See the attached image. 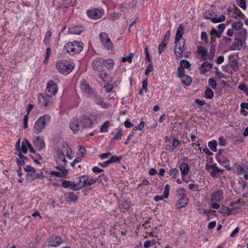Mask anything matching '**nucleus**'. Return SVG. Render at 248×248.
Here are the masks:
<instances>
[{
	"mask_svg": "<svg viewBox=\"0 0 248 248\" xmlns=\"http://www.w3.org/2000/svg\"><path fill=\"white\" fill-rule=\"evenodd\" d=\"M217 142L216 140H212L209 142L208 146L213 152L217 151Z\"/></svg>",
	"mask_w": 248,
	"mask_h": 248,
	"instance_id": "obj_35",
	"label": "nucleus"
},
{
	"mask_svg": "<svg viewBox=\"0 0 248 248\" xmlns=\"http://www.w3.org/2000/svg\"><path fill=\"white\" fill-rule=\"evenodd\" d=\"M54 158L55 161L60 164L66 165L67 161L65 159L64 154L62 150L60 148H57L54 149Z\"/></svg>",
	"mask_w": 248,
	"mask_h": 248,
	"instance_id": "obj_7",
	"label": "nucleus"
},
{
	"mask_svg": "<svg viewBox=\"0 0 248 248\" xmlns=\"http://www.w3.org/2000/svg\"><path fill=\"white\" fill-rule=\"evenodd\" d=\"M84 44L82 42L75 41L68 42L63 48V51L71 55H75L81 52L83 49Z\"/></svg>",
	"mask_w": 248,
	"mask_h": 248,
	"instance_id": "obj_1",
	"label": "nucleus"
},
{
	"mask_svg": "<svg viewBox=\"0 0 248 248\" xmlns=\"http://www.w3.org/2000/svg\"><path fill=\"white\" fill-rule=\"evenodd\" d=\"M51 52V48L50 47H48L46 49V58L44 61V64H46L48 62V60L50 56Z\"/></svg>",
	"mask_w": 248,
	"mask_h": 248,
	"instance_id": "obj_52",
	"label": "nucleus"
},
{
	"mask_svg": "<svg viewBox=\"0 0 248 248\" xmlns=\"http://www.w3.org/2000/svg\"><path fill=\"white\" fill-rule=\"evenodd\" d=\"M169 174L170 175L172 176V177L175 179L177 177L179 174V172L178 169L176 168L171 169L170 170L169 172Z\"/></svg>",
	"mask_w": 248,
	"mask_h": 248,
	"instance_id": "obj_37",
	"label": "nucleus"
},
{
	"mask_svg": "<svg viewBox=\"0 0 248 248\" xmlns=\"http://www.w3.org/2000/svg\"><path fill=\"white\" fill-rule=\"evenodd\" d=\"M169 192H170V186L168 184H167L165 186V190L164 192L163 195H156L154 198V200L155 202H158L160 200H162L164 198H168L169 195Z\"/></svg>",
	"mask_w": 248,
	"mask_h": 248,
	"instance_id": "obj_18",
	"label": "nucleus"
},
{
	"mask_svg": "<svg viewBox=\"0 0 248 248\" xmlns=\"http://www.w3.org/2000/svg\"><path fill=\"white\" fill-rule=\"evenodd\" d=\"M104 88L107 93H110L113 89V86L111 84H108L104 85Z\"/></svg>",
	"mask_w": 248,
	"mask_h": 248,
	"instance_id": "obj_57",
	"label": "nucleus"
},
{
	"mask_svg": "<svg viewBox=\"0 0 248 248\" xmlns=\"http://www.w3.org/2000/svg\"><path fill=\"white\" fill-rule=\"evenodd\" d=\"M133 55H134L133 54L131 53V54H130L127 57H123L122 60V61L123 62H128L129 63H131V62L132 61V58H133Z\"/></svg>",
	"mask_w": 248,
	"mask_h": 248,
	"instance_id": "obj_51",
	"label": "nucleus"
},
{
	"mask_svg": "<svg viewBox=\"0 0 248 248\" xmlns=\"http://www.w3.org/2000/svg\"><path fill=\"white\" fill-rule=\"evenodd\" d=\"M235 209L234 208H230L225 206H223L221 208V213L222 214L230 215L235 213Z\"/></svg>",
	"mask_w": 248,
	"mask_h": 248,
	"instance_id": "obj_26",
	"label": "nucleus"
},
{
	"mask_svg": "<svg viewBox=\"0 0 248 248\" xmlns=\"http://www.w3.org/2000/svg\"><path fill=\"white\" fill-rule=\"evenodd\" d=\"M201 39L202 41H204L206 43H208V38L207 34L205 31H202L201 35Z\"/></svg>",
	"mask_w": 248,
	"mask_h": 248,
	"instance_id": "obj_48",
	"label": "nucleus"
},
{
	"mask_svg": "<svg viewBox=\"0 0 248 248\" xmlns=\"http://www.w3.org/2000/svg\"><path fill=\"white\" fill-rule=\"evenodd\" d=\"M114 62L112 60L105 59V68L111 69L114 66Z\"/></svg>",
	"mask_w": 248,
	"mask_h": 248,
	"instance_id": "obj_41",
	"label": "nucleus"
},
{
	"mask_svg": "<svg viewBox=\"0 0 248 248\" xmlns=\"http://www.w3.org/2000/svg\"><path fill=\"white\" fill-rule=\"evenodd\" d=\"M80 124V119L78 118H73L70 122V128L74 134H76L79 130L81 127Z\"/></svg>",
	"mask_w": 248,
	"mask_h": 248,
	"instance_id": "obj_10",
	"label": "nucleus"
},
{
	"mask_svg": "<svg viewBox=\"0 0 248 248\" xmlns=\"http://www.w3.org/2000/svg\"><path fill=\"white\" fill-rule=\"evenodd\" d=\"M216 47V46H215V44L211 45L209 52L208 54V60H212L214 59V56L215 55Z\"/></svg>",
	"mask_w": 248,
	"mask_h": 248,
	"instance_id": "obj_28",
	"label": "nucleus"
},
{
	"mask_svg": "<svg viewBox=\"0 0 248 248\" xmlns=\"http://www.w3.org/2000/svg\"><path fill=\"white\" fill-rule=\"evenodd\" d=\"M214 96V92L213 91L209 88H207L205 92L204 97L207 99H212Z\"/></svg>",
	"mask_w": 248,
	"mask_h": 248,
	"instance_id": "obj_32",
	"label": "nucleus"
},
{
	"mask_svg": "<svg viewBox=\"0 0 248 248\" xmlns=\"http://www.w3.org/2000/svg\"><path fill=\"white\" fill-rule=\"evenodd\" d=\"M213 65V63H211L208 62H203L201 66V73L202 74H205L212 68Z\"/></svg>",
	"mask_w": 248,
	"mask_h": 248,
	"instance_id": "obj_21",
	"label": "nucleus"
},
{
	"mask_svg": "<svg viewBox=\"0 0 248 248\" xmlns=\"http://www.w3.org/2000/svg\"><path fill=\"white\" fill-rule=\"evenodd\" d=\"M208 85L213 89H215L217 87V82L214 78H210L208 79Z\"/></svg>",
	"mask_w": 248,
	"mask_h": 248,
	"instance_id": "obj_45",
	"label": "nucleus"
},
{
	"mask_svg": "<svg viewBox=\"0 0 248 248\" xmlns=\"http://www.w3.org/2000/svg\"><path fill=\"white\" fill-rule=\"evenodd\" d=\"M180 67H182V68H188L191 66L190 63L187 60H183L180 62Z\"/></svg>",
	"mask_w": 248,
	"mask_h": 248,
	"instance_id": "obj_40",
	"label": "nucleus"
},
{
	"mask_svg": "<svg viewBox=\"0 0 248 248\" xmlns=\"http://www.w3.org/2000/svg\"><path fill=\"white\" fill-rule=\"evenodd\" d=\"M88 183V176L83 175L79 177V181L78 182V186L81 189L86 186H87Z\"/></svg>",
	"mask_w": 248,
	"mask_h": 248,
	"instance_id": "obj_27",
	"label": "nucleus"
},
{
	"mask_svg": "<svg viewBox=\"0 0 248 248\" xmlns=\"http://www.w3.org/2000/svg\"><path fill=\"white\" fill-rule=\"evenodd\" d=\"M243 26V22L240 21H238L232 25V29H233V30L236 31L241 29Z\"/></svg>",
	"mask_w": 248,
	"mask_h": 248,
	"instance_id": "obj_34",
	"label": "nucleus"
},
{
	"mask_svg": "<svg viewBox=\"0 0 248 248\" xmlns=\"http://www.w3.org/2000/svg\"><path fill=\"white\" fill-rule=\"evenodd\" d=\"M230 66L234 71H236L238 68V63L235 60H234L232 62Z\"/></svg>",
	"mask_w": 248,
	"mask_h": 248,
	"instance_id": "obj_63",
	"label": "nucleus"
},
{
	"mask_svg": "<svg viewBox=\"0 0 248 248\" xmlns=\"http://www.w3.org/2000/svg\"><path fill=\"white\" fill-rule=\"evenodd\" d=\"M71 190L74 191H78L81 189L79 186H78V183L77 184H74L72 182L71 185L70 187Z\"/></svg>",
	"mask_w": 248,
	"mask_h": 248,
	"instance_id": "obj_55",
	"label": "nucleus"
},
{
	"mask_svg": "<svg viewBox=\"0 0 248 248\" xmlns=\"http://www.w3.org/2000/svg\"><path fill=\"white\" fill-rule=\"evenodd\" d=\"M246 43L245 41L235 38L234 40V44L232 46L231 50H240L242 47L246 48Z\"/></svg>",
	"mask_w": 248,
	"mask_h": 248,
	"instance_id": "obj_15",
	"label": "nucleus"
},
{
	"mask_svg": "<svg viewBox=\"0 0 248 248\" xmlns=\"http://www.w3.org/2000/svg\"><path fill=\"white\" fill-rule=\"evenodd\" d=\"M247 36V30L242 29L239 32L238 37L241 38L242 40L245 41Z\"/></svg>",
	"mask_w": 248,
	"mask_h": 248,
	"instance_id": "obj_42",
	"label": "nucleus"
},
{
	"mask_svg": "<svg viewBox=\"0 0 248 248\" xmlns=\"http://www.w3.org/2000/svg\"><path fill=\"white\" fill-rule=\"evenodd\" d=\"M180 144V142L179 141V140H178V139L176 137H174L173 138L172 144V146L173 148H174V149H176L179 146Z\"/></svg>",
	"mask_w": 248,
	"mask_h": 248,
	"instance_id": "obj_50",
	"label": "nucleus"
},
{
	"mask_svg": "<svg viewBox=\"0 0 248 248\" xmlns=\"http://www.w3.org/2000/svg\"><path fill=\"white\" fill-rule=\"evenodd\" d=\"M81 88L82 91L88 94L92 93V91L90 85L84 80L81 81Z\"/></svg>",
	"mask_w": 248,
	"mask_h": 248,
	"instance_id": "obj_25",
	"label": "nucleus"
},
{
	"mask_svg": "<svg viewBox=\"0 0 248 248\" xmlns=\"http://www.w3.org/2000/svg\"><path fill=\"white\" fill-rule=\"evenodd\" d=\"M170 35V31H167L165 37L161 44L159 45L158 51L159 54H161L165 50V48L166 46L167 42L169 41Z\"/></svg>",
	"mask_w": 248,
	"mask_h": 248,
	"instance_id": "obj_13",
	"label": "nucleus"
},
{
	"mask_svg": "<svg viewBox=\"0 0 248 248\" xmlns=\"http://www.w3.org/2000/svg\"><path fill=\"white\" fill-rule=\"evenodd\" d=\"M175 46L174 47V53L177 59H180L183 57V53L186 50L185 45V39H183V44L180 42H174Z\"/></svg>",
	"mask_w": 248,
	"mask_h": 248,
	"instance_id": "obj_5",
	"label": "nucleus"
},
{
	"mask_svg": "<svg viewBox=\"0 0 248 248\" xmlns=\"http://www.w3.org/2000/svg\"><path fill=\"white\" fill-rule=\"evenodd\" d=\"M223 192L222 190H217L213 192L211 196V202H219L223 199Z\"/></svg>",
	"mask_w": 248,
	"mask_h": 248,
	"instance_id": "obj_14",
	"label": "nucleus"
},
{
	"mask_svg": "<svg viewBox=\"0 0 248 248\" xmlns=\"http://www.w3.org/2000/svg\"><path fill=\"white\" fill-rule=\"evenodd\" d=\"M99 38L100 41H101V43L103 44V45L105 43L106 40H108L109 38L108 34L105 32L100 33L99 35Z\"/></svg>",
	"mask_w": 248,
	"mask_h": 248,
	"instance_id": "obj_33",
	"label": "nucleus"
},
{
	"mask_svg": "<svg viewBox=\"0 0 248 248\" xmlns=\"http://www.w3.org/2000/svg\"><path fill=\"white\" fill-rule=\"evenodd\" d=\"M210 34L211 36H213L214 35H215L217 38H220L221 36L222 33H221L219 31H217L216 29H214L211 31Z\"/></svg>",
	"mask_w": 248,
	"mask_h": 248,
	"instance_id": "obj_56",
	"label": "nucleus"
},
{
	"mask_svg": "<svg viewBox=\"0 0 248 248\" xmlns=\"http://www.w3.org/2000/svg\"><path fill=\"white\" fill-rule=\"evenodd\" d=\"M110 125V122L108 121H106L102 126L101 127L100 129V132L102 133H106L108 131V127Z\"/></svg>",
	"mask_w": 248,
	"mask_h": 248,
	"instance_id": "obj_38",
	"label": "nucleus"
},
{
	"mask_svg": "<svg viewBox=\"0 0 248 248\" xmlns=\"http://www.w3.org/2000/svg\"><path fill=\"white\" fill-rule=\"evenodd\" d=\"M26 140H27L26 139H25L22 142L21 148V151L24 154L27 153V151H28V149H27L28 146L26 143Z\"/></svg>",
	"mask_w": 248,
	"mask_h": 248,
	"instance_id": "obj_49",
	"label": "nucleus"
},
{
	"mask_svg": "<svg viewBox=\"0 0 248 248\" xmlns=\"http://www.w3.org/2000/svg\"><path fill=\"white\" fill-rule=\"evenodd\" d=\"M103 46L108 49V50H112L113 48V45L111 41L110 38L108 40H106L105 43L103 44Z\"/></svg>",
	"mask_w": 248,
	"mask_h": 248,
	"instance_id": "obj_39",
	"label": "nucleus"
},
{
	"mask_svg": "<svg viewBox=\"0 0 248 248\" xmlns=\"http://www.w3.org/2000/svg\"><path fill=\"white\" fill-rule=\"evenodd\" d=\"M33 144L36 149L41 150L45 147V143L42 139L39 137H36L33 141Z\"/></svg>",
	"mask_w": 248,
	"mask_h": 248,
	"instance_id": "obj_20",
	"label": "nucleus"
},
{
	"mask_svg": "<svg viewBox=\"0 0 248 248\" xmlns=\"http://www.w3.org/2000/svg\"><path fill=\"white\" fill-rule=\"evenodd\" d=\"M62 186L64 188H68L70 187L72 182L70 181H68L67 180H62Z\"/></svg>",
	"mask_w": 248,
	"mask_h": 248,
	"instance_id": "obj_59",
	"label": "nucleus"
},
{
	"mask_svg": "<svg viewBox=\"0 0 248 248\" xmlns=\"http://www.w3.org/2000/svg\"><path fill=\"white\" fill-rule=\"evenodd\" d=\"M183 75H186L185 74V70L184 69L182 68V67L179 66L178 68V76L179 78L182 77Z\"/></svg>",
	"mask_w": 248,
	"mask_h": 248,
	"instance_id": "obj_61",
	"label": "nucleus"
},
{
	"mask_svg": "<svg viewBox=\"0 0 248 248\" xmlns=\"http://www.w3.org/2000/svg\"><path fill=\"white\" fill-rule=\"evenodd\" d=\"M56 68L60 73L67 75L73 69L74 65L70 61H61L57 63Z\"/></svg>",
	"mask_w": 248,
	"mask_h": 248,
	"instance_id": "obj_3",
	"label": "nucleus"
},
{
	"mask_svg": "<svg viewBox=\"0 0 248 248\" xmlns=\"http://www.w3.org/2000/svg\"><path fill=\"white\" fill-rule=\"evenodd\" d=\"M99 77L104 82H106L108 81V75L106 72L105 70L103 72H98Z\"/></svg>",
	"mask_w": 248,
	"mask_h": 248,
	"instance_id": "obj_31",
	"label": "nucleus"
},
{
	"mask_svg": "<svg viewBox=\"0 0 248 248\" xmlns=\"http://www.w3.org/2000/svg\"><path fill=\"white\" fill-rule=\"evenodd\" d=\"M96 179L97 181H98L102 182L103 180H105V181H106L108 179L106 174H102L99 176Z\"/></svg>",
	"mask_w": 248,
	"mask_h": 248,
	"instance_id": "obj_62",
	"label": "nucleus"
},
{
	"mask_svg": "<svg viewBox=\"0 0 248 248\" xmlns=\"http://www.w3.org/2000/svg\"><path fill=\"white\" fill-rule=\"evenodd\" d=\"M207 14H206V17L207 19H211V20L213 23H218L223 22L225 20V16L224 15L220 16L218 18L217 17V15H215V16H214V15L213 14L211 13H208Z\"/></svg>",
	"mask_w": 248,
	"mask_h": 248,
	"instance_id": "obj_16",
	"label": "nucleus"
},
{
	"mask_svg": "<svg viewBox=\"0 0 248 248\" xmlns=\"http://www.w3.org/2000/svg\"><path fill=\"white\" fill-rule=\"evenodd\" d=\"M198 53L200 55L201 58L203 60H206L208 59V54L207 50L202 46H199L197 47Z\"/></svg>",
	"mask_w": 248,
	"mask_h": 248,
	"instance_id": "obj_22",
	"label": "nucleus"
},
{
	"mask_svg": "<svg viewBox=\"0 0 248 248\" xmlns=\"http://www.w3.org/2000/svg\"><path fill=\"white\" fill-rule=\"evenodd\" d=\"M122 135L123 131L120 129L117 134L112 138V140H120L122 138Z\"/></svg>",
	"mask_w": 248,
	"mask_h": 248,
	"instance_id": "obj_54",
	"label": "nucleus"
},
{
	"mask_svg": "<svg viewBox=\"0 0 248 248\" xmlns=\"http://www.w3.org/2000/svg\"><path fill=\"white\" fill-rule=\"evenodd\" d=\"M179 169L181 173L182 177H184L188 173L189 167L188 164L183 163L180 165Z\"/></svg>",
	"mask_w": 248,
	"mask_h": 248,
	"instance_id": "obj_23",
	"label": "nucleus"
},
{
	"mask_svg": "<svg viewBox=\"0 0 248 248\" xmlns=\"http://www.w3.org/2000/svg\"><path fill=\"white\" fill-rule=\"evenodd\" d=\"M97 118V115L93 114H90L89 116H82L79 118L81 126L84 128L92 127L93 125V121L96 120Z\"/></svg>",
	"mask_w": 248,
	"mask_h": 248,
	"instance_id": "obj_4",
	"label": "nucleus"
},
{
	"mask_svg": "<svg viewBox=\"0 0 248 248\" xmlns=\"http://www.w3.org/2000/svg\"><path fill=\"white\" fill-rule=\"evenodd\" d=\"M216 157L217 158V160L218 163H219L220 164H223L229 162V160L223 156H218Z\"/></svg>",
	"mask_w": 248,
	"mask_h": 248,
	"instance_id": "obj_44",
	"label": "nucleus"
},
{
	"mask_svg": "<svg viewBox=\"0 0 248 248\" xmlns=\"http://www.w3.org/2000/svg\"><path fill=\"white\" fill-rule=\"evenodd\" d=\"M245 165H244V164L241 163V164L236 166L235 172L238 174H240L242 172L246 173L247 170H246L245 169Z\"/></svg>",
	"mask_w": 248,
	"mask_h": 248,
	"instance_id": "obj_30",
	"label": "nucleus"
},
{
	"mask_svg": "<svg viewBox=\"0 0 248 248\" xmlns=\"http://www.w3.org/2000/svg\"><path fill=\"white\" fill-rule=\"evenodd\" d=\"M58 92V85L52 80L47 82L46 93L49 96H53Z\"/></svg>",
	"mask_w": 248,
	"mask_h": 248,
	"instance_id": "obj_8",
	"label": "nucleus"
},
{
	"mask_svg": "<svg viewBox=\"0 0 248 248\" xmlns=\"http://www.w3.org/2000/svg\"><path fill=\"white\" fill-rule=\"evenodd\" d=\"M121 206L123 209L128 210L131 207V202L129 201H124L122 202Z\"/></svg>",
	"mask_w": 248,
	"mask_h": 248,
	"instance_id": "obj_43",
	"label": "nucleus"
},
{
	"mask_svg": "<svg viewBox=\"0 0 248 248\" xmlns=\"http://www.w3.org/2000/svg\"><path fill=\"white\" fill-rule=\"evenodd\" d=\"M68 198L72 201H76L78 200L77 195L74 192H69L67 193Z\"/></svg>",
	"mask_w": 248,
	"mask_h": 248,
	"instance_id": "obj_47",
	"label": "nucleus"
},
{
	"mask_svg": "<svg viewBox=\"0 0 248 248\" xmlns=\"http://www.w3.org/2000/svg\"><path fill=\"white\" fill-rule=\"evenodd\" d=\"M142 89L145 90V92L147 90L148 86V78H146L142 82Z\"/></svg>",
	"mask_w": 248,
	"mask_h": 248,
	"instance_id": "obj_64",
	"label": "nucleus"
},
{
	"mask_svg": "<svg viewBox=\"0 0 248 248\" xmlns=\"http://www.w3.org/2000/svg\"><path fill=\"white\" fill-rule=\"evenodd\" d=\"M79 154L82 157H84L86 155V152L84 147L82 146H80L79 148Z\"/></svg>",
	"mask_w": 248,
	"mask_h": 248,
	"instance_id": "obj_60",
	"label": "nucleus"
},
{
	"mask_svg": "<svg viewBox=\"0 0 248 248\" xmlns=\"http://www.w3.org/2000/svg\"><path fill=\"white\" fill-rule=\"evenodd\" d=\"M122 159L121 156H117L116 155L111 156L110 159H108L109 161H110V163H114L116 162H119L120 160Z\"/></svg>",
	"mask_w": 248,
	"mask_h": 248,
	"instance_id": "obj_46",
	"label": "nucleus"
},
{
	"mask_svg": "<svg viewBox=\"0 0 248 248\" xmlns=\"http://www.w3.org/2000/svg\"><path fill=\"white\" fill-rule=\"evenodd\" d=\"M51 117L48 114H45L40 117L35 122L33 131L36 134L40 133L45 128L46 124L50 121Z\"/></svg>",
	"mask_w": 248,
	"mask_h": 248,
	"instance_id": "obj_2",
	"label": "nucleus"
},
{
	"mask_svg": "<svg viewBox=\"0 0 248 248\" xmlns=\"http://www.w3.org/2000/svg\"><path fill=\"white\" fill-rule=\"evenodd\" d=\"M93 68L98 72H103L105 71V59L102 58H97L92 62Z\"/></svg>",
	"mask_w": 248,
	"mask_h": 248,
	"instance_id": "obj_6",
	"label": "nucleus"
},
{
	"mask_svg": "<svg viewBox=\"0 0 248 248\" xmlns=\"http://www.w3.org/2000/svg\"><path fill=\"white\" fill-rule=\"evenodd\" d=\"M39 95L41 96L38 97V102L41 106H47L52 100V96H49L46 94L39 93Z\"/></svg>",
	"mask_w": 248,
	"mask_h": 248,
	"instance_id": "obj_11",
	"label": "nucleus"
},
{
	"mask_svg": "<svg viewBox=\"0 0 248 248\" xmlns=\"http://www.w3.org/2000/svg\"><path fill=\"white\" fill-rule=\"evenodd\" d=\"M184 27L182 24L179 25L176 31V34L175 38V42H180L181 40H183V35L184 33Z\"/></svg>",
	"mask_w": 248,
	"mask_h": 248,
	"instance_id": "obj_17",
	"label": "nucleus"
},
{
	"mask_svg": "<svg viewBox=\"0 0 248 248\" xmlns=\"http://www.w3.org/2000/svg\"><path fill=\"white\" fill-rule=\"evenodd\" d=\"M156 244V241L155 239L152 240L146 241L144 244V247L145 248H149Z\"/></svg>",
	"mask_w": 248,
	"mask_h": 248,
	"instance_id": "obj_36",
	"label": "nucleus"
},
{
	"mask_svg": "<svg viewBox=\"0 0 248 248\" xmlns=\"http://www.w3.org/2000/svg\"><path fill=\"white\" fill-rule=\"evenodd\" d=\"M188 202V199L186 197H181L177 202V209H180L182 207H185L187 204Z\"/></svg>",
	"mask_w": 248,
	"mask_h": 248,
	"instance_id": "obj_24",
	"label": "nucleus"
},
{
	"mask_svg": "<svg viewBox=\"0 0 248 248\" xmlns=\"http://www.w3.org/2000/svg\"><path fill=\"white\" fill-rule=\"evenodd\" d=\"M63 241L60 236L52 237L48 241V247H57L62 244Z\"/></svg>",
	"mask_w": 248,
	"mask_h": 248,
	"instance_id": "obj_12",
	"label": "nucleus"
},
{
	"mask_svg": "<svg viewBox=\"0 0 248 248\" xmlns=\"http://www.w3.org/2000/svg\"><path fill=\"white\" fill-rule=\"evenodd\" d=\"M182 82L185 85L188 86L191 83V78L188 76L187 75H183L182 77L180 78Z\"/></svg>",
	"mask_w": 248,
	"mask_h": 248,
	"instance_id": "obj_29",
	"label": "nucleus"
},
{
	"mask_svg": "<svg viewBox=\"0 0 248 248\" xmlns=\"http://www.w3.org/2000/svg\"><path fill=\"white\" fill-rule=\"evenodd\" d=\"M83 31V28L81 26H73L69 28L68 33L72 34H80Z\"/></svg>",
	"mask_w": 248,
	"mask_h": 248,
	"instance_id": "obj_19",
	"label": "nucleus"
},
{
	"mask_svg": "<svg viewBox=\"0 0 248 248\" xmlns=\"http://www.w3.org/2000/svg\"><path fill=\"white\" fill-rule=\"evenodd\" d=\"M219 145L221 146H225L226 144V140L223 137H220L218 138Z\"/></svg>",
	"mask_w": 248,
	"mask_h": 248,
	"instance_id": "obj_58",
	"label": "nucleus"
},
{
	"mask_svg": "<svg viewBox=\"0 0 248 248\" xmlns=\"http://www.w3.org/2000/svg\"><path fill=\"white\" fill-rule=\"evenodd\" d=\"M237 4L242 8L245 9L246 8V2L245 0H237Z\"/></svg>",
	"mask_w": 248,
	"mask_h": 248,
	"instance_id": "obj_53",
	"label": "nucleus"
},
{
	"mask_svg": "<svg viewBox=\"0 0 248 248\" xmlns=\"http://www.w3.org/2000/svg\"><path fill=\"white\" fill-rule=\"evenodd\" d=\"M104 14V11L102 9H93L87 11L88 16L93 19H97L101 18Z\"/></svg>",
	"mask_w": 248,
	"mask_h": 248,
	"instance_id": "obj_9",
	"label": "nucleus"
}]
</instances>
